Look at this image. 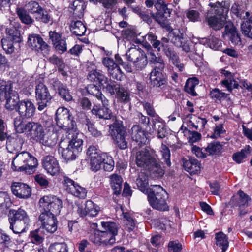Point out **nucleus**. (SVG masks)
Here are the masks:
<instances>
[{
  "instance_id": "f257e3e1",
  "label": "nucleus",
  "mask_w": 252,
  "mask_h": 252,
  "mask_svg": "<svg viewBox=\"0 0 252 252\" xmlns=\"http://www.w3.org/2000/svg\"><path fill=\"white\" fill-rule=\"evenodd\" d=\"M101 101L102 105L94 104L91 112L97 118L114 121L112 124L109 125L110 135L116 147L121 150H125L127 148L128 142L126 140L127 134L123 122L117 120L113 114L109 107V100L106 98L103 97V100Z\"/></svg>"
},
{
  "instance_id": "f03ea898",
  "label": "nucleus",
  "mask_w": 252,
  "mask_h": 252,
  "mask_svg": "<svg viewBox=\"0 0 252 252\" xmlns=\"http://www.w3.org/2000/svg\"><path fill=\"white\" fill-rule=\"evenodd\" d=\"M135 162L137 167L148 171L150 175L154 178H160L164 174V170L153 149L144 148L137 151Z\"/></svg>"
},
{
  "instance_id": "7ed1b4c3",
  "label": "nucleus",
  "mask_w": 252,
  "mask_h": 252,
  "mask_svg": "<svg viewBox=\"0 0 252 252\" xmlns=\"http://www.w3.org/2000/svg\"><path fill=\"white\" fill-rule=\"evenodd\" d=\"M83 141L81 135L72 131L63 136L59 143L62 158L66 161L75 160L82 150Z\"/></svg>"
},
{
  "instance_id": "20e7f679",
  "label": "nucleus",
  "mask_w": 252,
  "mask_h": 252,
  "mask_svg": "<svg viewBox=\"0 0 252 252\" xmlns=\"http://www.w3.org/2000/svg\"><path fill=\"white\" fill-rule=\"evenodd\" d=\"M146 194L147 195L149 203L153 208L160 211L169 210L166 202L168 194L161 186L151 185L150 189Z\"/></svg>"
},
{
  "instance_id": "39448f33",
  "label": "nucleus",
  "mask_w": 252,
  "mask_h": 252,
  "mask_svg": "<svg viewBox=\"0 0 252 252\" xmlns=\"http://www.w3.org/2000/svg\"><path fill=\"white\" fill-rule=\"evenodd\" d=\"M15 129L19 133H26L30 140L33 142H37L45 130L40 123L33 121L24 123L20 118L16 119Z\"/></svg>"
},
{
  "instance_id": "423d86ee",
  "label": "nucleus",
  "mask_w": 252,
  "mask_h": 252,
  "mask_svg": "<svg viewBox=\"0 0 252 252\" xmlns=\"http://www.w3.org/2000/svg\"><path fill=\"white\" fill-rule=\"evenodd\" d=\"M10 223L9 228L15 234H20L25 231L30 220L25 210L10 209L8 214Z\"/></svg>"
},
{
  "instance_id": "0eeeda50",
  "label": "nucleus",
  "mask_w": 252,
  "mask_h": 252,
  "mask_svg": "<svg viewBox=\"0 0 252 252\" xmlns=\"http://www.w3.org/2000/svg\"><path fill=\"white\" fill-rule=\"evenodd\" d=\"M103 90L106 94L114 95L118 103L123 104L130 103V91L119 82L110 79L107 85L103 86Z\"/></svg>"
},
{
  "instance_id": "6e6552de",
  "label": "nucleus",
  "mask_w": 252,
  "mask_h": 252,
  "mask_svg": "<svg viewBox=\"0 0 252 252\" xmlns=\"http://www.w3.org/2000/svg\"><path fill=\"white\" fill-rule=\"evenodd\" d=\"M145 4L147 7H151L154 5L157 11L155 13L151 12L150 14L154 19L161 26L167 28L169 27L168 17L171 14L170 9L167 8V5L163 0H146Z\"/></svg>"
},
{
  "instance_id": "1a4fd4ad",
  "label": "nucleus",
  "mask_w": 252,
  "mask_h": 252,
  "mask_svg": "<svg viewBox=\"0 0 252 252\" xmlns=\"http://www.w3.org/2000/svg\"><path fill=\"white\" fill-rule=\"evenodd\" d=\"M55 121L58 126L66 130L65 135L70 131L77 132V125L74 117L69 109L61 107L56 110Z\"/></svg>"
},
{
  "instance_id": "9d476101",
  "label": "nucleus",
  "mask_w": 252,
  "mask_h": 252,
  "mask_svg": "<svg viewBox=\"0 0 252 252\" xmlns=\"http://www.w3.org/2000/svg\"><path fill=\"white\" fill-rule=\"evenodd\" d=\"M41 212L52 213L53 215L59 214L62 208V201L56 196L49 195L44 196L39 201Z\"/></svg>"
},
{
  "instance_id": "9b49d317",
  "label": "nucleus",
  "mask_w": 252,
  "mask_h": 252,
  "mask_svg": "<svg viewBox=\"0 0 252 252\" xmlns=\"http://www.w3.org/2000/svg\"><path fill=\"white\" fill-rule=\"evenodd\" d=\"M35 98L39 111H42L52 103L53 96L48 87L43 83H39L35 88Z\"/></svg>"
},
{
  "instance_id": "f8f14e48",
  "label": "nucleus",
  "mask_w": 252,
  "mask_h": 252,
  "mask_svg": "<svg viewBox=\"0 0 252 252\" xmlns=\"http://www.w3.org/2000/svg\"><path fill=\"white\" fill-rule=\"evenodd\" d=\"M251 200L250 197L243 191L240 190L236 195L232 196L229 202L231 207H238V214L240 216H244L248 212L246 208L249 202Z\"/></svg>"
},
{
  "instance_id": "ddd939ff",
  "label": "nucleus",
  "mask_w": 252,
  "mask_h": 252,
  "mask_svg": "<svg viewBox=\"0 0 252 252\" xmlns=\"http://www.w3.org/2000/svg\"><path fill=\"white\" fill-rule=\"evenodd\" d=\"M35 110L36 108L34 104L30 99H25L21 100L16 110L19 116L16 117L14 120V127H15V122L17 118H20L22 122L25 119L32 118L35 115Z\"/></svg>"
},
{
  "instance_id": "4468645a",
  "label": "nucleus",
  "mask_w": 252,
  "mask_h": 252,
  "mask_svg": "<svg viewBox=\"0 0 252 252\" xmlns=\"http://www.w3.org/2000/svg\"><path fill=\"white\" fill-rule=\"evenodd\" d=\"M56 216L52 213L41 212L38 217V221L40 224V228L45 230L47 233H54L57 229L58 223Z\"/></svg>"
},
{
  "instance_id": "2eb2a0df",
  "label": "nucleus",
  "mask_w": 252,
  "mask_h": 252,
  "mask_svg": "<svg viewBox=\"0 0 252 252\" xmlns=\"http://www.w3.org/2000/svg\"><path fill=\"white\" fill-rule=\"evenodd\" d=\"M131 146L133 149H138L146 144L148 140V132L139 125H134L131 128Z\"/></svg>"
},
{
  "instance_id": "dca6fc26",
  "label": "nucleus",
  "mask_w": 252,
  "mask_h": 252,
  "mask_svg": "<svg viewBox=\"0 0 252 252\" xmlns=\"http://www.w3.org/2000/svg\"><path fill=\"white\" fill-rule=\"evenodd\" d=\"M28 45L32 50L38 52L48 54L50 51V46L43 40L41 36L37 34H31L28 36Z\"/></svg>"
},
{
  "instance_id": "f3484780",
  "label": "nucleus",
  "mask_w": 252,
  "mask_h": 252,
  "mask_svg": "<svg viewBox=\"0 0 252 252\" xmlns=\"http://www.w3.org/2000/svg\"><path fill=\"white\" fill-rule=\"evenodd\" d=\"M87 79L93 83L98 84L103 87L107 85V82L109 81L108 78L106 76L103 72L94 66L87 67Z\"/></svg>"
},
{
  "instance_id": "a211bd4d",
  "label": "nucleus",
  "mask_w": 252,
  "mask_h": 252,
  "mask_svg": "<svg viewBox=\"0 0 252 252\" xmlns=\"http://www.w3.org/2000/svg\"><path fill=\"white\" fill-rule=\"evenodd\" d=\"M12 193L17 197L27 199L32 195L31 187L27 184L21 182H13L11 185Z\"/></svg>"
},
{
  "instance_id": "6ab92c4d",
  "label": "nucleus",
  "mask_w": 252,
  "mask_h": 252,
  "mask_svg": "<svg viewBox=\"0 0 252 252\" xmlns=\"http://www.w3.org/2000/svg\"><path fill=\"white\" fill-rule=\"evenodd\" d=\"M168 39L177 47L182 48L186 53L190 51V47L184 37V34L178 29L172 30L168 34Z\"/></svg>"
},
{
  "instance_id": "aec40b11",
  "label": "nucleus",
  "mask_w": 252,
  "mask_h": 252,
  "mask_svg": "<svg viewBox=\"0 0 252 252\" xmlns=\"http://www.w3.org/2000/svg\"><path fill=\"white\" fill-rule=\"evenodd\" d=\"M224 31L222 36L224 39L228 38L233 45H238L241 42V38L236 27L231 22H225Z\"/></svg>"
},
{
  "instance_id": "412c9836",
  "label": "nucleus",
  "mask_w": 252,
  "mask_h": 252,
  "mask_svg": "<svg viewBox=\"0 0 252 252\" xmlns=\"http://www.w3.org/2000/svg\"><path fill=\"white\" fill-rule=\"evenodd\" d=\"M52 87L55 90H57L59 96L62 99L67 102L73 100V97L66 84H63L57 78L53 79L51 82Z\"/></svg>"
},
{
  "instance_id": "4be33fe9",
  "label": "nucleus",
  "mask_w": 252,
  "mask_h": 252,
  "mask_svg": "<svg viewBox=\"0 0 252 252\" xmlns=\"http://www.w3.org/2000/svg\"><path fill=\"white\" fill-rule=\"evenodd\" d=\"M42 164L43 168L52 176H57L60 173V167L56 159L53 156H46L43 158Z\"/></svg>"
},
{
  "instance_id": "5701e85b",
  "label": "nucleus",
  "mask_w": 252,
  "mask_h": 252,
  "mask_svg": "<svg viewBox=\"0 0 252 252\" xmlns=\"http://www.w3.org/2000/svg\"><path fill=\"white\" fill-rule=\"evenodd\" d=\"M50 39L56 51L60 54H63L67 51V43L65 38L62 37V34L55 31L49 32Z\"/></svg>"
},
{
  "instance_id": "b1692460",
  "label": "nucleus",
  "mask_w": 252,
  "mask_h": 252,
  "mask_svg": "<svg viewBox=\"0 0 252 252\" xmlns=\"http://www.w3.org/2000/svg\"><path fill=\"white\" fill-rule=\"evenodd\" d=\"M151 85L156 88L164 90L167 86V77L161 71L152 70L150 74Z\"/></svg>"
},
{
  "instance_id": "393cba45",
  "label": "nucleus",
  "mask_w": 252,
  "mask_h": 252,
  "mask_svg": "<svg viewBox=\"0 0 252 252\" xmlns=\"http://www.w3.org/2000/svg\"><path fill=\"white\" fill-rule=\"evenodd\" d=\"M209 6L214 11L215 14L226 19L230 6V0H222L221 2L217 1L215 3H210Z\"/></svg>"
},
{
  "instance_id": "a878e982",
  "label": "nucleus",
  "mask_w": 252,
  "mask_h": 252,
  "mask_svg": "<svg viewBox=\"0 0 252 252\" xmlns=\"http://www.w3.org/2000/svg\"><path fill=\"white\" fill-rule=\"evenodd\" d=\"M30 153L23 151L16 154L13 158L11 168L14 171H24L26 170V164L29 158Z\"/></svg>"
},
{
  "instance_id": "bb28decb",
  "label": "nucleus",
  "mask_w": 252,
  "mask_h": 252,
  "mask_svg": "<svg viewBox=\"0 0 252 252\" xmlns=\"http://www.w3.org/2000/svg\"><path fill=\"white\" fill-rule=\"evenodd\" d=\"M152 128L157 131L158 138L163 139L167 136V129L162 119L159 117H155L152 119Z\"/></svg>"
},
{
  "instance_id": "cd10ccee",
  "label": "nucleus",
  "mask_w": 252,
  "mask_h": 252,
  "mask_svg": "<svg viewBox=\"0 0 252 252\" xmlns=\"http://www.w3.org/2000/svg\"><path fill=\"white\" fill-rule=\"evenodd\" d=\"M183 167L190 174H196L200 169V164L198 160L194 158L187 157L183 158Z\"/></svg>"
},
{
  "instance_id": "c85d7f7f",
  "label": "nucleus",
  "mask_w": 252,
  "mask_h": 252,
  "mask_svg": "<svg viewBox=\"0 0 252 252\" xmlns=\"http://www.w3.org/2000/svg\"><path fill=\"white\" fill-rule=\"evenodd\" d=\"M57 141L58 135L56 133L53 131H45V130L37 143L46 146L52 147L57 144Z\"/></svg>"
},
{
  "instance_id": "c756f323",
  "label": "nucleus",
  "mask_w": 252,
  "mask_h": 252,
  "mask_svg": "<svg viewBox=\"0 0 252 252\" xmlns=\"http://www.w3.org/2000/svg\"><path fill=\"white\" fill-rule=\"evenodd\" d=\"M160 51L162 52L169 60L178 55L174 51V48L169 43V39L168 38L163 37L161 38V43L159 46Z\"/></svg>"
},
{
  "instance_id": "7c9ffc66",
  "label": "nucleus",
  "mask_w": 252,
  "mask_h": 252,
  "mask_svg": "<svg viewBox=\"0 0 252 252\" xmlns=\"http://www.w3.org/2000/svg\"><path fill=\"white\" fill-rule=\"evenodd\" d=\"M205 21L210 28L216 31L224 27L226 19L215 15L207 17Z\"/></svg>"
},
{
  "instance_id": "2f4dec72",
  "label": "nucleus",
  "mask_w": 252,
  "mask_h": 252,
  "mask_svg": "<svg viewBox=\"0 0 252 252\" xmlns=\"http://www.w3.org/2000/svg\"><path fill=\"white\" fill-rule=\"evenodd\" d=\"M6 100L5 108L6 109L12 111L17 110L20 100H19L18 94L15 91H12L3 97Z\"/></svg>"
},
{
  "instance_id": "473e14b6",
  "label": "nucleus",
  "mask_w": 252,
  "mask_h": 252,
  "mask_svg": "<svg viewBox=\"0 0 252 252\" xmlns=\"http://www.w3.org/2000/svg\"><path fill=\"white\" fill-rule=\"evenodd\" d=\"M230 10L237 18H239L243 20L251 14L250 12L247 11L246 5L242 3H234Z\"/></svg>"
},
{
  "instance_id": "72a5a7b5",
  "label": "nucleus",
  "mask_w": 252,
  "mask_h": 252,
  "mask_svg": "<svg viewBox=\"0 0 252 252\" xmlns=\"http://www.w3.org/2000/svg\"><path fill=\"white\" fill-rule=\"evenodd\" d=\"M136 183L138 189L145 194L150 189V187H149L148 177L144 172L139 174Z\"/></svg>"
},
{
  "instance_id": "f704fd0d",
  "label": "nucleus",
  "mask_w": 252,
  "mask_h": 252,
  "mask_svg": "<svg viewBox=\"0 0 252 252\" xmlns=\"http://www.w3.org/2000/svg\"><path fill=\"white\" fill-rule=\"evenodd\" d=\"M241 29L245 36L252 39V13L242 22Z\"/></svg>"
},
{
  "instance_id": "c9c22d12",
  "label": "nucleus",
  "mask_w": 252,
  "mask_h": 252,
  "mask_svg": "<svg viewBox=\"0 0 252 252\" xmlns=\"http://www.w3.org/2000/svg\"><path fill=\"white\" fill-rule=\"evenodd\" d=\"M15 11L18 17L22 23L30 25L34 23V19L30 16L29 12L24 8L17 7Z\"/></svg>"
},
{
  "instance_id": "e433bc0d",
  "label": "nucleus",
  "mask_w": 252,
  "mask_h": 252,
  "mask_svg": "<svg viewBox=\"0 0 252 252\" xmlns=\"http://www.w3.org/2000/svg\"><path fill=\"white\" fill-rule=\"evenodd\" d=\"M110 179L114 194L117 195L120 194L122 188L123 180L122 177L118 174H114L110 176Z\"/></svg>"
},
{
  "instance_id": "4c0bfd02",
  "label": "nucleus",
  "mask_w": 252,
  "mask_h": 252,
  "mask_svg": "<svg viewBox=\"0 0 252 252\" xmlns=\"http://www.w3.org/2000/svg\"><path fill=\"white\" fill-rule=\"evenodd\" d=\"M69 8L74 17L79 18L83 17L85 9L84 3L83 1L80 0L74 1Z\"/></svg>"
},
{
  "instance_id": "58836bf2",
  "label": "nucleus",
  "mask_w": 252,
  "mask_h": 252,
  "mask_svg": "<svg viewBox=\"0 0 252 252\" xmlns=\"http://www.w3.org/2000/svg\"><path fill=\"white\" fill-rule=\"evenodd\" d=\"M81 117L82 118L85 119L84 123L88 127V130L91 134L94 137H100L102 134L100 131L98 130L95 127L93 123L91 122L90 120L87 118L84 113H80L78 114V117Z\"/></svg>"
},
{
  "instance_id": "ea45409f",
  "label": "nucleus",
  "mask_w": 252,
  "mask_h": 252,
  "mask_svg": "<svg viewBox=\"0 0 252 252\" xmlns=\"http://www.w3.org/2000/svg\"><path fill=\"white\" fill-rule=\"evenodd\" d=\"M198 84L199 80L197 78L195 77L189 78L186 82L184 89V91L191 95L196 96L197 94L195 91V87Z\"/></svg>"
},
{
  "instance_id": "a19ab883",
  "label": "nucleus",
  "mask_w": 252,
  "mask_h": 252,
  "mask_svg": "<svg viewBox=\"0 0 252 252\" xmlns=\"http://www.w3.org/2000/svg\"><path fill=\"white\" fill-rule=\"evenodd\" d=\"M252 151L251 147L250 145H246L244 149L240 152L234 153L232 155V159L237 163L240 164L243 162V160Z\"/></svg>"
},
{
  "instance_id": "79ce46f5",
  "label": "nucleus",
  "mask_w": 252,
  "mask_h": 252,
  "mask_svg": "<svg viewBox=\"0 0 252 252\" xmlns=\"http://www.w3.org/2000/svg\"><path fill=\"white\" fill-rule=\"evenodd\" d=\"M215 239L216 244L221 249V252H225L229 246L227 235L222 232H219L215 234Z\"/></svg>"
},
{
  "instance_id": "37998d69",
  "label": "nucleus",
  "mask_w": 252,
  "mask_h": 252,
  "mask_svg": "<svg viewBox=\"0 0 252 252\" xmlns=\"http://www.w3.org/2000/svg\"><path fill=\"white\" fill-rule=\"evenodd\" d=\"M70 27L71 32L78 36L83 35L86 31L85 26L81 21L79 20L72 21Z\"/></svg>"
},
{
  "instance_id": "c03bdc74",
  "label": "nucleus",
  "mask_w": 252,
  "mask_h": 252,
  "mask_svg": "<svg viewBox=\"0 0 252 252\" xmlns=\"http://www.w3.org/2000/svg\"><path fill=\"white\" fill-rule=\"evenodd\" d=\"M223 145L219 141H213L209 143L204 148V151L209 155H219L221 152Z\"/></svg>"
},
{
  "instance_id": "a18cd8bd",
  "label": "nucleus",
  "mask_w": 252,
  "mask_h": 252,
  "mask_svg": "<svg viewBox=\"0 0 252 252\" xmlns=\"http://www.w3.org/2000/svg\"><path fill=\"white\" fill-rule=\"evenodd\" d=\"M85 89L88 94L95 97L97 99L102 100L106 98L101 92L100 87L94 84H89Z\"/></svg>"
},
{
  "instance_id": "49530a36",
  "label": "nucleus",
  "mask_w": 252,
  "mask_h": 252,
  "mask_svg": "<svg viewBox=\"0 0 252 252\" xmlns=\"http://www.w3.org/2000/svg\"><path fill=\"white\" fill-rule=\"evenodd\" d=\"M101 224L103 231L117 236L119 229V225L113 221H102Z\"/></svg>"
},
{
  "instance_id": "de8ad7c7",
  "label": "nucleus",
  "mask_w": 252,
  "mask_h": 252,
  "mask_svg": "<svg viewBox=\"0 0 252 252\" xmlns=\"http://www.w3.org/2000/svg\"><path fill=\"white\" fill-rule=\"evenodd\" d=\"M13 91L11 81H6L0 78V101L2 97L3 98Z\"/></svg>"
},
{
  "instance_id": "09e8293b",
  "label": "nucleus",
  "mask_w": 252,
  "mask_h": 252,
  "mask_svg": "<svg viewBox=\"0 0 252 252\" xmlns=\"http://www.w3.org/2000/svg\"><path fill=\"white\" fill-rule=\"evenodd\" d=\"M7 38L12 40L15 43H18L21 41L20 32L15 27L7 28L6 29Z\"/></svg>"
},
{
  "instance_id": "8fccbe9b",
  "label": "nucleus",
  "mask_w": 252,
  "mask_h": 252,
  "mask_svg": "<svg viewBox=\"0 0 252 252\" xmlns=\"http://www.w3.org/2000/svg\"><path fill=\"white\" fill-rule=\"evenodd\" d=\"M105 154L104 153H100L96 156L93 157L92 158H90L91 168L93 170L97 171L100 169L102 164V157Z\"/></svg>"
},
{
  "instance_id": "3c124183",
  "label": "nucleus",
  "mask_w": 252,
  "mask_h": 252,
  "mask_svg": "<svg viewBox=\"0 0 252 252\" xmlns=\"http://www.w3.org/2000/svg\"><path fill=\"white\" fill-rule=\"evenodd\" d=\"M85 205L86 206L87 214L90 216H96L100 211V207L99 206L94 203L91 200L86 201Z\"/></svg>"
},
{
  "instance_id": "603ef678",
  "label": "nucleus",
  "mask_w": 252,
  "mask_h": 252,
  "mask_svg": "<svg viewBox=\"0 0 252 252\" xmlns=\"http://www.w3.org/2000/svg\"><path fill=\"white\" fill-rule=\"evenodd\" d=\"M102 164H103V169L105 171L110 172L112 171L114 167L115 162L111 156L108 154L105 153L102 157Z\"/></svg>"
},
{
  "instance_id": "864d4df0",
  "label": "nucleus",
  "mask_w": 252,
  "mask_h": 252,
  "mask_svg": "<svg viewBox=\"0 0 252 252\" xmlns=\"http://www.w3.org/2000/svg\"><path fill=\"white\" fill-rule=\"evenodd\" d=\"M48 252H68V248L64 242H56L50 245Z\"/></svg>"
},
{
  "instance_id": "5fc2aeb1",
  "label": "nucleus",
  "mask_w": 252,
  "mask_h": 252,
  "mask_svg": "<svg viewBox=\"0 0 252 252\" xmlns=\"http://www.w3.org/2000/svg\"><path fill=\"white\" fill-rule=\"evenodd\" d=\"M116 236L111 234L103 230H100V237L101 238V244L104 245H113L115 243Z\"/></svg>"
},
{
  "instance_id": "6e6d98bb",
  "label": "nucleus",
  "mask_w": 252,
  "mask_h": 252,
  "mask_svg": "<svg viewBox=\"0 0 252 252\" xmlns=\"http://www.w3.org/2000/svg\"><path fill=\"white\" fill-rule=\"evenodd\" d=\"M38 165L37 159L30 153L29 158L26 164V170H24L26 173L31 174L33 172V169Z\"/></svg>"
},
{
  "instance_id": "4d7b16f0",
  "label": "nucleus",
  "mask_w": 252,
  "mask_h": 252,
  "mask_svg": "<svg viewBox=\"0 0 252 252\" xmlns=\"http://www.w3.org/2000/svg\"><path fill=\"white\" fill-rule=\"evenodd\" d=\"M132 63L138 69L144 68L148 63L147 57L144 51L141 53L139 57L136 58L135 61H134Z\"/></svg>"
},
{
  "instance_id": "13d9d810",
  "label": "nucleus",
  "mask_w": 252,
  "mask_h": 252,
  "mask_svg": "<svg viewBox=\"0 0 252 252\" xmlns=\"http://www.w3.org/2000/svg\"><path fill=\"white\" fill-rule=\"evenodd\" d=\"M144 51L139 48L132 47L130 48L126 53L128 61L133 62L137 58H138L141 53Z\"/></svg>"
},
{
  "instance_id": "bf43d9fd",
  "label": "nucleus",
  "mask_w": 252,
  "mask_h": 252,
  "mask_svg": "<svg viewBox=\"0 0 252 252\" xmlns=\"http://www.w3.org/2000/svg\"><path fill=\"white\" fill-rule=\"evenodd\" d=\"M229 95V94L222 92L218 88L213 89L210 93V95L212 99L220 101L226 99Z\"/></svg>"
},
{
  "instance_id": "052dcab7",
  "label": "nucleus",
  "mask_w": 252,
  "mask_h": 252,
  "mask_svg": "<svg viewBox=\"0 0 252 252\" xmlns=\"http://www.w3.org/2000/svg\"><path fill=\"white\" fill-rule=\"evenodd\" d=\"M157 36L152 32L147 34L145 36V39L150 42L153 48L157 49L158 51H160L159 45L161 43V40H158Z\"/></svg>"
},
{
  "instance_id": "680f3d73",
  "label": "nucleus",
  "mask_w": 252,
  "mask_h": 252,
  "mask_svg": "<svg viewBox=\"0 0 252 252\" xmlns=\"http://www.w3.org/2000/svg\"><path fill=\"white\" fill-rule=\"evenodd\" d=\"M71 194L81 199H84L87 196V191L85 188L81 187L78 184L75 185L73 189H71Z\"/></svg>"
},
{
  "instance_id": "e2e57ef3",
  "label": "nucleus",
  "mask_w": 252,
  "mask_h": 252,
  "mask_svg": "<svg viewBox=\"0 0 252 252\" xmlns=\"http://www.w3.org/2000/svg\"><path fill=\"white\" fill-rule=\"evenodd\" d=\"M13 42L12 40L7 38V37L3 38L1 40V43L3 49L6 53H12L14 50L13 46Z\"/></svg>"
},
{
  "instance_id": "0e129e2a",
  "label": "nucleus",
  "mask_w": 252,
  "mask_h": 252,
  "mask_svg": "<svg viewBox=\"0 0 252 252\" xmlns=\"http://www.w3.org/2000/svg\"><path fill=\"white\" fill-rule=\"evenodd\" d=\"M161 152L164 162L168 167H170L171 163L170 161V150L169 148L166 145L162 144Z\"/></svg>"
},
{
  "instance_id": "69168bd1",
  "label": "nucleus",
  "mask_w": 252,
  "mask_h": 252,
  "mask_svg": "<svg viewBox=\"0 0 252 252\" xmlns=\"http://www.w3.org/2000/svg\"><path fill=\"white\" fill-rule=\"evenodd\" d=\"M11 204L12 202L8 194L5 192H0V206L7 209Z\"/></svg>"
},
{
  "instance_id": "338daca9",
  "label": "nucleus",
  "mask_w": 252,
  "mask_h": 252,
  "mask_svg": "<svg viewBox=\"0 0 252 252\" xmlns=\"http://www.w3.org/2000/svg\"><path fill=\"white\" fill-rule=\"evenodd\" d=\"M27 10L31 13L36 15L42 8L39 3L35 1H31L26 5Z\"/></svg>"
},
{
  "instance_id": "774afa93",
  "label": "nucleus",
  "mask_w": 252,
  "mask_h": 252,
  "mask_svg": "<svg viewBox=\"0 0 252 252\" xmlns=\"http://www.w3.org/2000/svg\"><path fill=\"white\" fill-rule=\"evenodd\" d=\"M35 18L37 21H41L44 23H48L51 19V17L43 8L36 15H35Z\"/></svg>"
}]
</instances>
